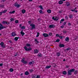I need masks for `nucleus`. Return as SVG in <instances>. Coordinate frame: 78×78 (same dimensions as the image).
Wrapping results in <instances>:
<instances>
[{"instance_id":"1","label":"nucleus","mask_w":78,"mask_h":78,"mask_svg":"<svg viewBox=\"0 0 78 78\" xmlns=\"http://www.w3.org/2000/svg\"><path fill=\"white\" fill-rule=\"evenodd\" d=\"M75 71V69H72L71 70L68 71V73L69 75H70L72 74V72H73Z\"/></svg>"},{"instance_id":"2","label":"nucleus","mask_w":78,"mask_h":78,"mask_svg":"<svg viewBox=\"0 0 78 78\" xmlns=\"http://www.w3.org/2000/svg\"><path fill=\"white\" fill-rule=\"evenodd\" d=\"M24 48V49L26 50V51H30V50H32V48H27V47L26 46H25Z\"/></svg>"},{"instance_id":"3","label":"nucleus","mask_w":78,"mask_h":78,"mask_svg":"<svg viewBox=\"0 0 78 78\" xmlns=\"http://www.w3.org/2000/svg\"><path fill=\"white\" fill-rule=\"evenodd\" d=\"M21 61L23 63H24V64H27V62L26 61H25V58H23L22 59Z\"/></svg>"},{"instance_id":"4","label":"nucleus","mask_w":78,"mask_h":78,"mask_svg":"<svg viewBox=\"0 0 78 78\" xmlns=\"http://www.w3.org/2000/svg\"><path fill=\"white\" fill-rule=\"evenodd\" d=\"M30 26L32 27L33 29H34V28H35V25L32 23L30 24Z\"/></svg>"},{"instance_id":"5","label":"nucleus","mask_w":78,"mask_h":78,"mask_svg":"<svg viewBox=\"0 0 78 78\" xmlns=\"http://www.w3.org/2000/svg\"><path fill=\"white\" fill-rule=\"evenodd\" d=\"M52 19L55 21H57L58 20V17H53Z\"/></svg>"},{"instance_id":"6","label":"nucleus","mask_w":78,"mask_h":78,"mask_svg":"<svg viewBox=\"0 0 78 78\" xmlns=\"http://www.w3.org/2000/svg\"><path fill=\"white\" fill-rule=\"evenodd\" d=\"M4 28H5V27H3V26L2 24H0V30L3 29Z\"/></svg>"},{"instance_id":"7","label":"nucleus","mask_w":78,"mask_h":78,"mask_svg":"<svg viewBox=\"0 0 78 78\" xmlns=\"http://www.w3.org/2000/svg\"><path fill=\"white\" fill-rule=\"evenodd\" d=\"M43 36L44 37H48V35L47 34H43Z\"/></svg>"},{"instance_id":"8","label":"nucleus","mask_w":78,"mask_h":78,"mask_svg":"<svg viewBox=\"0 0 78 78\" xmlns=\"http://www.w3.org/2000/svg\"><path fill=\"white\" fill-rule=\"evenodd\" d=\"M76 9H77V8L76 7L74 9L71 10V11L72 12H73L74 11V12H78V11H77V10H75Z\"/></svg>"},{"instance_id":"9","label":"nucleus","mask_w":78,"mask_h":78,"mask_svg":"<svg viewBox=\"0 0 78 78\" xmlns=\"http://www.w3.org/2000/svg\"><path fill=\"white\" fill-rule=\"evenodd\" d=\"M0 45H1V46L3 47L4 48H5V45H4V43L3 42H1L0 43Z\"/></svg>"},{"instance_id":"10","label":"nucleus","mask_w":78,"mask_h":78,"mask_svg":"<svg viewBox=\"0 0 78 78\" xmlns=\"http://www.w3.org/2000/svg\"><path fill=\"white\" fill-rule=\"evenodd\" d=\"M65 40L66 42H69V37H66Z\"/></svg>"},{"instance_id":"11","label":"nucleus","mask_w":78,"mask_h":78,"mask_svg":"<svg viewBox=\"0 0 78 78\" xmlns=\"http://www.w3.org/2000/svg\"><path fill=\"white\" fill-rule=\"evenodd\" d=\"M15 6H16V7H17V8H19L20 7V5L18 4L17 3L15 4Z\"/></svg>"},{"instance_id":"12","label":"nucleus","mask_w":78,"mask_h":78,"mask_svg":"<svg viewBox=\"0 0 78 78\" xmlns=\"http://www.w3.org/2000/svg\"><path fill=\"white\" fill-rule=\"evenodd\" d=\"M47 12L48 13L50 14V13L51 12V10L50 9H48L47 10Z\"/></svg>"},{"instance_id":"13","label":"nucleus","mask_w":78,"mask_h":78,"mask_svg":"<svg viewBox=\"0 0 78 78\" xmlns=\"http://www.w3.org/2000/svg\"><path fill=\"white\" fill-rule=\"evenodd\" d=\"M38 50L37 49H35L34 50V52L35 53H38Z\"/></svg>"},{"instance_id":"14","label":"nucleus","mask_w":78,"mask_h":78,"mask_svg":"<svg viewBox=\"0 0 78 78\" xmlns=\"http://www.w3.org/2000/svg\"><path fill=\"white\" fill-rule=\"evenodd\" d=\"M26 12V10L25 9H23L22 10V14H25Z\"/></svg>"},{"instance_id":"15","label":"nucleus","mask_w":78,"mask_h":78,"mask_svg":"<svg viewBox=\"0 0 78 78\" xmlns=\"http://www.w3.org/2000/svg\"><path fill=\"white\" fill-rule=\"evenodd\" d=\"M21 34L22 35V36H23V35L25 34V33L24 32H23V30H22L21 32H20Z\"/></svg>"},{"instance_id":"16","label":"nucleus","mask_w":78,"mask_h":78,"mask_svg":"<svg viewBox=\"0 0 78 78\" xmlns=\"http://www.w3.org/2000/svg\"><path fill=\"white\" fill-rule=\"evenodd\" d=\"M55 27V26L53 25H50L49 26V28H53V27Z\"/></svg>"},{"instance_id":"17","label":"nucleus","mask_w":78,"mask_h":78,"mask_svg":"<svg viewBox=\"0 0 78 78\" xmlns=\"http://www.w3.org/2000/svg\"><path fill=\"white\" fill-rule=\"evenodd\" d=\"M16 33H15V32H13L12 33V36H16Z\"/></svg>"},{"instance_id":"18","label":"nucleus","mask_w":78,"mask_h":78,"mask_svg":"<svg viewBox=\"0 0 78 78\" xmlns=\"http://www.w3.org/2000/svg\"><path fill=\"white\" fill-rule=\"evenodd\" d=\"M51 66H46L45 68V69H49L50 67H51Z\"/></svg>"},{"instance_id":"19","label":"nucleus","mask_w":78,"mask_h":78,"mask_svg":"<svg viewBox=\"0 0 78 78\" xmlns=\"http://www.w3.org/2000/svg\"><path fill=\"white\" fill-rule=\"evenodd\" d=\"M59 46L60 47H64V45L62 44H60Z\"/></svg>"},{"instance_id":"20","label":"nucleus","mask_w":78,"mask_h":78,"mask_svg":"<svg viewBox=\"0 0 78 78\" xmlns=\"http://www.w3.org/2000/svg\"><path fill=\"white\" fill-rule=\"evenodd\" d=\"M26 46H27V47H30L31 46V45H30V44H29V43H27L26 44Z\"/></svg>"},{"instance_id":"21","label":"nucleus","mask_w":78,"mask_h":78,"mask_svg":"<svg viewBox=\"0 0 78 78\" xmlns=\"http://www.w3.org/2000/svg\"><path fill=\"white\" fill-rule=\"evenodd\" d=\"M15 10L13 11L12 12H9V13L10 14H14V12H15Z\"/></svg>"},{"instance_id":"22","label":"nucleus","mask_w":78,"mask_h":78,"mask_svg":"<svg viewBox=\"0 0 78 78\" xmlns=\"http://www.w3.org/2000/svg\"><path fill=\"white\" fill-rule=\"evenodd\" d=\"M59 3L60 5H61L62 3H63V2L62 1H60L59 2Z\"/></svg>"},{"instance_id":"23","label":"nucleus","mask_w":78,"mask_h":78,"mask_svg":"<svg viewBox=\"0 0 78 78\" xmlns=\"http://www.w3.org/2000/svg\"><path fill=\"white\" fill-rule=\"evenodd\" d=\"M19 37H16L14 38V39L15 41H17L19 39Z\"/></svg>"},{"instance_id":"24","label":"nucleus","mask_w":78,"mask_h":78,"mask_svg":"<svg viewBox=\"0 0 78 78\" xmlns=\"http://www.w3.org/2000/svg\"><path fill=\"white\" fill-rule=\"evenodd\" d=\"M21 29H22L23 30H24V29H25V27L23 26H22V27H21Z\"/></svg>"},{"instance_id":"25","label":"nucleus","mask_w":78,"mask_h":78,"mask_svg":"<svg viewBox=\"0 0 78 78\" xmlns=\"http://www.w3.org/2000/svg\"><path fill=\"white\" fill-rule=\"evenodd\" d=\"M13 70H14L12 69V68H11L10 69V70H9V71L11 72H12L13 71Z\"/></svg>"},{"instance_id":"26","label":"nucleus","mask_w":78,"mask_h":78,"mask_svg":"<svg viewBox=\"0 0 78 78\" xmlns=\"http://www.w3.org/2000/svg\"><path fill=\"white\" fill-rule=\"evenodd\" d=\"M7 12V10H5L4 11H2V13H6Z\"/></svg>"},{"instance_id":"27","label":"nucleus","mask_w":78,"mask_h":78,"mask_svg":"<svg viewBox=\"0 0 78 78\" xmlns=\"http://www.w3.org/2000/svg\"><path fill=\"white\" fill-rule=\"evenodd\" d=\"M39 34H40L39 33H37V34L36 36V37H39Z\"/></svg>"},{"instance_id":"28","label":"nucleus","mask_w":78,"mask_h":78,"mask_svg":"<svg viewBox=\"0 0 78 78\" xmlns=\"http://www.w3.org/2000/svg\"><path fill=\"white\" fill-rule=\"evenodd\" d=\"M39 12L40 13V14H42V13L43 12H42V10H39Z\"/></svg>"},{"instance_id":"29","label":"nucleus","mask_w":78,"mask_h":78,"mask_svg":"<svg viewBox=\"0 0 78 78\" xmlns=\"http://www.w3.org/2000/svg\"><path fill=\"white\" fill-rule=\"evenodd\" d=\"M29 74V73H28V72L26 71L25 72V75H27Z\"/></svg>"},{"instance_id":"30","label":"nucleus","mask_w":78,"mask_h":78,"mask_svg":"<svg viewBox=\"0 0 78 78\" xmlns=\"http://www.w3.org/2000/svg\"><path fill=\"white\" fill-rule=\"evenodd\" d=\"M39 8H40L41 9H43V8H42V6L41 5L39 6Z\"/></svg>"},{"instance_id":"31","label":"nucleus","mask_w":78,"mask_h":78,"mask_svg":"<svg viewBox=\"0 0 78 78\" xmlns=\"http://www.w3.org/2000/svg\"><path fill=\"white\" fill-rule=\"evenodd\" d=\"M64 75H66V74H67V72L66 71H63L62 73Z\"/></svg>"},{"instance_id":"32","label":"nucleus","mask_w":78,"mask_h":78,"mask_svg":"<svg viewBox=\"0 0 78 78\" xmlns=\"http://www.w3.org/2000/svg\"><path fill=\"white\" fill-rule=\"evenodd\" d=\"M64 20V19H62L61 20V21L60 22V23H61V22H63Z\"/></svg>"},{"instance_id":"33","label":"nucleus","mask_w":78,"mask_h":78,"mask_svg":"<svg viewBox=\"0 0 78 78\" xmlns=\"http://www.w3.org/2000/svg\"><path fill=\"white\" fill-rule=\"evenodd\" d=\"M14 20H15V19H14L13 18H11L10 19V20L11 22H12V21H14Z\"/></svg>"},{"instance_id":"34","label":"nucleus","mask_w":78,"mask_h":78,"mask_svg":"<svg viewBox=\"0 0 78 78\" xmlns=\"http://www.w3.org/2000/svg\"><path fill=\"white\" fill-rule=\"evenodd\" d=\"M57 55L58 56H60V53L59 52L57 53Z\"/></svg>"},{"instance_id":"35","label":"nucleus","mask_w":78,"mask_h":78,"mask_svg":"<svg viewBox=\"0 0 78 78\" xmlns=\"http://www.w3.org/2000/svg\"><path fill=\"white\" fill-rule=\"evenodd\" d=\"M35 41H36V43H39V42L37 40V39H35Z\"/></svg>"},{"instance_id":"36","label":"nucleus","mask_w":78,"mask_h":78,"mask_svg":"<svg viewBox=\"0 0 78 78\" xmlns=\"http://www.w3.org/2000/svg\"><path fill=\"white\" fill-rule=\"evenodd\" d=\"M42 55H41V54H39L38 55V56H39V57H41V56Z\"/></svg>"},{"instance_id":"37","label":"nucleus","mask_w":78,"mask_h":78,"mask_svg":"<svg viewBox=\"0 0 78 78\" xmlns=\"http://www.w3.org/2000/svg\"><path fill=\"white\" fill-rule=\"evenodd\" d=\"M59 41H60V40H59V39H58L56 41V42H59Z\"/></svg>"},{"instance_id":"38","label":"nucleus","mask_w":78,"mask_h":78,"mask_svg":"<svg viewBox=\"0 0 78 78\" xmlns=\"http://www.w3.org/2000/svg\"><path fill=\"white\" fill-rule=\"evenodd\" d=\"M73 17V16L72 15H70L69 16V17L70 18H72Z\"/></svg>"},{"instance_id":"39","label":"nucleus","mask_w":78,"mask_h":78,"mask_svg":"<svg viewBox=\"0 0 78 78\" xmlns=\"http://www.w3.org/2000/svg\"><path fill=\"white\" fill-rule=\"evenodd\" d=\"M6 22H7L6 21H3L2 22V23H6Z\"/></svg>"},{"instance_id":"40","label":"nucleus","mask_w":78,"mask_h":78,"mask_svg":"<svg viewBox=\"0 0 78 78\" xmlns=\"http://www.w3.org/2000/svg\"><path fill=\"white\" fill-rule=\"evenodd\" d=\"M18 22H19V21H18V20H16L15 21V23H18Z\"/></svg>"},{"instance_id":"41","label":"nucleus","mask_w":78,"mask_h":78,"mask_svg":"<svg viewBox=\"0 0 78 78\" xmlns=\"http://www.w3.org/2000/svg\"><path fill=\"white\" fill-rule=\"evenodd\" d=\"M56 37H59V34H56Z\"/></svg>"},{"instance_id":"42","label":"nucleus","mask_w":78,"mask_h":78,"mask_svg":"<svg viewBox=\"0 0 78 78\" xmlns=\"http://www.w3.org/2000/svg\"><path fill=\"white\" fill-rule=\"evenodd\" d=\"M49 36H51L52 35V34L51 33H49Z\"/></svg>"},{"instance_id":"43","label":"nucleus","mask_w":78,"mask_h":78,"mask_svg":"<svg viewBox=\"0 0 78 78\" xmlns=\"http://www.w3.org/2000/svg\"><path fill=\"white\" fill-rule=\"evenodd\" d=\"M3 64L2 63H0V66L1 67H2V66H3Z\"/></svg>"},{"instance_id":"44","label":"nucleus","mask_w":78,"mask_h":78,"mask_svg":"<svg viewBox=\"0 0 78 78\" xmlns=\"http://www.w3.org/2000/svg\"><path fill=\"white\" fill-rule=\"evenodd\" d=\"M78 72V71H76L75 72V73H74L75 74H76V73H77Z\"/></svg>"},{"instance_id":"45","label":"nucleus","mask_w":78,"mask_h":78,"mask_svg":"<svg viewBox=\"0 0 78 78\" xmlns=\"http://www.w3.org/2000/svg\"><path fill=\"white\" fill-rule=\"evenodd\" d=\"M30 72H33V69H31L30 70Z\"/></svg>"},{"instance_id":"46","label":"nucleus","mask_w":78,"mask_h":78,"mask_svg":"<svg viewBox=\"0 0 78 78\" xmlns=\"http://www.w3.org/2000/svg\"><path fill=\"white\" fill-rule=\"evenodd\" d=\"M28 23H29V24H30V23H31V21H29L28 22Z\"/></svg>"},{"instance_id":"47","label":"nucleus","mask_w":78,"mask_h":78,"mask_svg":"<svg viewBox=\"0 0 78 78\" xmlns=\"http://www.w3.org/2000/svg\"><path fill=\"white\" fill-rule=\"evenodd\" d=\"M59 38H60V39H62V36H60L59 37Z\"/></svg>"},{"instance_id":"48","label":"nucleus","mask_w":78,"mask_h":78,"mask_svg":"<svg viewBox=\"0 0 78 78\" xmlns=\"http://www.w3.org/2000/svg\"><path fill=\"white\" fill-rule=\"evenodd\" d=\"M9 22H6V24H7V25H9Z\"/></svg>"},{"instance_id":"49","label":"nucleus","mask_w":78,"mask_h":78,"mask_svg":"<svg viewBox=\"0 0 78 78\" xmlns=\"http://www.w3.org/2000/svg\"><path fill=\"white\" fill-rule=\"evenodd\" d=\"M33 64V62H30L29 63V64Z\"/></svg>"},{"instance_id":"50","label":"nucleus","mask_w":78,"mask_h":78,"mask_svg":"<svg viewBox=\"0 0 78 78\" xmlns=\"http://www.w3.org/2000/svg\"><path fill=\"white\" fill-rule=\"evenodd\" d=\"M2 12H0V16H1L2 14Z\"/></svg>"},{"instance_id":"51","label":"nucleus","mask_w":78,"mask_h":78,"mask_svg":"<svg viewBox=\"0 0 78 78\" xmlns=\"http://www.w3.org/2000/svg\"><path fill=\"white\" fill-rule=\"evenodd\" d=\"M67 32L66 31V30H64V33H66V32Z\"/></svg>"},{"instance_id":"52","label":"nucleus","mask_w":78,"mask_h":78,"mask_svg":"<svg viewBox=\"0 0 78 78\" xmlns=\"http://www.w3.org/2000/svg\"><path fill=\"white\" fill-rule=\"evenodd\" d=\"M67 50H70V48H68L66 49Z\"/></svg>"},{"instance_id":"53","label":"nucleus","mask_w":78,"mask_h":78,"mask_svg":"<svg viewBox=\"0 0 78 78\" xmlns=\"http://www.w3.org/2000/svg\"><path fill=\"white\" fill-rule=\"evenodd\" d=\"M68 25H69V26L71 25V23H68Z\"/></svg>"},{"instance_id":"54","label":"nucleus","mask_w":78,"mask_h":78,"mask_svg":"<svg viewBox=\"0 0 78 78\" xmlns=\"http://www.w3.org/2000/svg\"><path fill=\"white\" fill-rule=\"evenodd\" d=\"M66 22L64 23H63V25H66Z\"/></svg>"},{"instance_id":"55","label":"nucleus","mask_w":78,"mask_h":78,"mask_svg":"<svg viewBox=\"0 0 78 78\" xmlns=\"http://www.w3.org/2000/svg\"><path fill=\"white\" fill-rule=\"evenodd\" d=\"M67 4H68L67 5V6H69V5H70V4H69V3H68Z\"/></svg>"},{"instance_id":"56","label":"nucleus","mask_w":78,"mask_h":78,"mask_svg":"<svg viewBox=\"0 0 78 78\" xmlns=\"http://www.w3.org/2000/svg\"><path fill=\"white\" fill-rule=\"evenodd\" d=\"M61 28H64V26H61Z\"/></svg>"},{"instance_id":"57","label":"nucleus","mask_w":78,"mask_h":78,"mask_svg":"<svg viewBox=\"0 0 78 78\" xmlns=\"http://www.w3.org/2000/svg\"><path fill=\"white\" fill-rule=\"evenodd\" d=\"M29 2H32L33 0H28Z\"/></svg>"},{"instance_id":"58","label":"nucleus","mask_w":78,"mask_h":78,"mask_svg":"<svg viewBox=\"0 0 78 78\" xmlns=\"http://www.w3.org/2000/svg\"><path fill=\"white\" fill-rule=\"evenodd\" d=\"M20 27L21 28V27H22V24H20Z\"/></svg>"},{"instance_id":"59","label":"nucleus","mask_w":78,"mask_h":78,"mask_svg":"<svg viewBox=\"0 0 78 78\" xmlns=\"http://www.w3.org/2000/svg\"><path fill=\"white\" fill-rule=\"evenodd\" d=\"M62 1H63V2H65L66 1V0H62Z\"/></svg>"},{"instance_id":"60","label":"nucleus","mask_w":78,"mask_h":78,"mask_svg":"<svg viewBox=\"0 0 78 78\" xmlns=\"http://www.w3.org/2000/svg\"><path fill=\"white\" fill-rule=\"evenodd\" d=\"M66 61V60H65V59L63 60V61Z\"/></svg>"},{"instance_id":"61","label":"nucleus","mask_w":78,"mask_h":78,"mask_svg":"<svg viewBox=\"0 0 78 78\" xmlns=\"http://www.w3.org/2000/svg\"><path fill=\"white\" fill-rule=\"evenodd\" d=\"M59 12H60V13H61V12H60V11Z\"/></svg>"},{"instance_id":"62","label":"nucleus","mask_w":78,"mask_h":78,"mask_svg":"<svg viewBox=\"0 0 78 78\" xmlns=\"http://www.w3.org/2000/svg\"><path fill=\"white\" fill-rule=\"evenodd\" d=\"M67 16H66V18H67Z\"/></svg>"},{"instance_id":"63","label":"nucleus","mask_w":78,"mask_h":78,"mask_svg":"<svg viewBox=\"0 0 78 78\" xmlns=\"http://www.w3.org/2000/svg\"><path fill=\"white\" fill-rule=\"evenodd\" d=\"M1 34H0V36H1Z\"/></svg>"},{"instance_id":"64","label":"nucleus","mask_w":78,"mask_h":78,"mask_svg":"<svg viewBox=\"0 0 78 78\" xmlns=\"http://www.w3.org/2000/svg\"><path fill=\"white\" fill-rule=\"evenodd\" d=\"M68 19L67 18H66V19Z\"/></svg>"}]
</instances>
